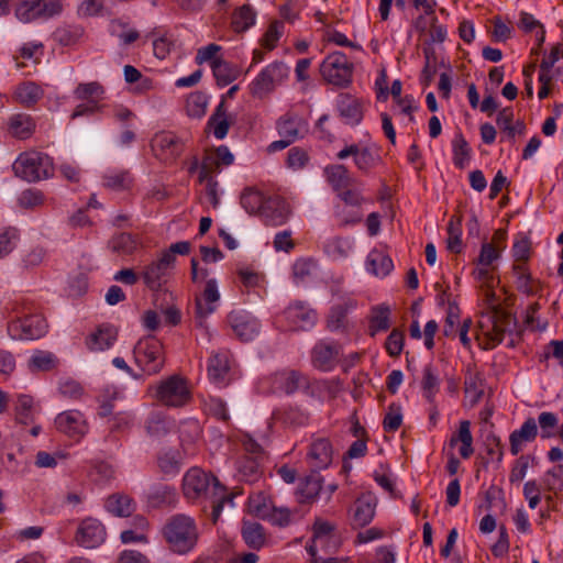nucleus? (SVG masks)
<instances>
[{
	"label": "nucleus",
	"instance_id": "obj_3",
	"mask_svg": "<svg viewBox=\"0 0 563 563\" xmlns=\"http://www.w3.org/2000/svg\"><path fill=\"white\" fill-rule=\"evenodd\" d=\"M211 490L212 518L216 521L221 515L225 504L233 503V496L228 494L227 487L212 474L206 473L200 467H191L183 477V494L191 501L207 497Z\"/></svg>",
	"mask_w": 563,
	"mask_h": 563
},
{
	"label": "nucleus",
	"instance_id": "obj_33",
	"mask_svg": "<svg viewBox=\"0 0 563 563\" xmlns=\"http://www.w3.org/2000/svg\"><path fill=\"white\" fill-rule=\"evenodd\" d=\"M391 309L383 302L371 308L368 316V333L375 336L378 332H385L390 328Z\"/></svg>",
	"mask_w": 563,
	"mask_h": 563
},
{
	"label": "nucleus",
	"instance_id": "obj_15",
	"mask_svg": "<svg viewBox=\"0 0 563 563\" xmlns=\"http://www.w3.org/2000/svg\"><path fill=\"white\" fill-rule=\"evenodd\" d=\"M307 463L312 472L328 468L333 460V446L328 438H314L309 444Z\"/></svg>",
	"mask_w": 563,
	"mask_h": 563
},
{
	"label": "nucleus",
	"instance_id": "obj_20",
	"mask_svg": "<svg viewBox=\"0 0 563 563\" xmlns=\"http://www.w3.org/2000/svg\"><path fill=\"white\" fill-rule=\"evenodd\" d=\"M231 355L221 350L213 353L208 362V376L218 387H224L230 382Z\"/></svg>",
	"mask_w": 563,
	"mask_h": 563
},
{
	"label": "nucleus",
	"instance_id": "obj_6",
	"mask_svg": "<svg viewBox=\"0 0 563 563\" xmlns=\"http://www.w3.org/2000/svg\"><path fill=\"white\" fill-rule=\"evenodd\" d=\"M353 69V64L340 51L329 53L319 68L323 80L338 88H347L352 84Z\"/></svg>",
	"mask_w": 563,
	"mask_h": 563
},
{
	"label": "nucleus",
	"instance_id": "obj_42",
	"mask_svg": "<svg viewBox=\"0 0 563 563\" xmlns=\"http://www.w3.org/2000/svg\"><path fill=\"white\" fill-rule=\"evenodd\" d=\"M108 247L119 255H132L141 247V242L131 233H119L109 240Z\"/></svg>",
	"mask_w": 563,
	"mask_h": 563
},
{
	"label": "nucleus",
	"instance_id": "obj_41",
	"mask_svg": "<svg viewBox=\"0 0 563 563\" xmlns=\"http://www.w3.org/2000/svg\"><path fill=\"white\" fill-rule=\"evenodd\" d=\"M354 249V240L352 238L335 236L329 239L323 250L325 254L333 261L346 258Z\"/></svg>",
	"mask_w": 563,
	"mask_h": 563
},
{
	"label": "nucleus",
	"instance_id": "obj_7",
	"mask_svg": "<svg viewBox=\"0 0 563 563\" xmlns=\"http://www.w3.org/2000/svg\"><path fill=\"white\" fill-rule=\"evenodd\" d=\"M133 355L136 365L146 375H154L163 367V346L155 336L140 339L134 346Z\"/></svg>",
	"mask_w": 563,
	"mask_h": 563
},
{
	"label": "nucleus",
	"instance_id": "obj_64",
	"mask_svg": "<svg viewBox=\"0 0 563 563\" xmlns=\"http://www.w3.org/2000/svg\"><path fill=\"white\" fill-rule=\"evenodd\" d=\"M542 483L549 492L556 493L563 490V464L548 470L542 478Z\"/></svg>",
	"mask_w": 563,
	"mask_h": 563
},
{
	"label": "nucleus",
	"instance_id": "obj_13",
	"mask_svg": "<svg viewBox=\"0 0 563 563\" xmlns=\"http://www.w3.org/2000/svg\"><path fill=\"white\" fill-rule=\"evenodd\" d=\"M285 319L289 328L295 331H308L312 329L318 320L314 309L310 308L305 301H295L284 311Z\"/></svg>",
	"mask_w": 563,
	"mask_h": 563
},
{
	"label": "nucleus",
	"instance_id": "obj_24",
	"mask_svg": "<svg viewBox=\"0 0 563 563\" xmlns=\"http://www.w3.org/2000/svg\"><path fill=\"white\" fill-rule=\"evenodd\" d=\"M234 163V155L227 145L216 147L211 153L205 155L201 162L202 177L207 173L219 174L222 166H230Z\"/></svg>",
	"mask_w": 563,
	"mask_h": 563
},
{
	"label": "nucleus",
	"instance_id": "obj_4",
	"mask_svg": "<svg viewBox=\"0 0 563 563\" xmlns=\"http://www.w3.org/2000/svg\"><path fill=\"white\" fill-rule=\"evenodd\" d=\"M12 167L18 177L29 183L49 178L54 173L51 157L36 151L20 154Z\"/></svg>",
	"mask_w": 563,
	"mask_h": 563
},
{
	"label": "nucleus",
	"instance_id": "obj_45",
	"mask_svg": "<svg viewBox=\"0 0 563 563\" xmlns=\"http://www.w3.org/2000/svg\"><path fill=\"white\" fill-rule=\"evenodd\" d=\"M257 13L250 5L244 4L232 13L231 25L238 33L245 32L255 25Z\"/></svg>",
	"mask_w": 563,
	"mask_h": 563
},
{
	"label": "nucleus",
	"instance_id": "obj_49",
	"mask_svg": "<svg viewBox=\"0 0 563 563\" xmlns=\"http://www.w3.org/2000/svg\"><path fill=\"white\" fill-rule=\"evenodd\" d=\"M106 93L104 87L98 81L81 82L74 90V96L78 100L92 101L100 103Z\"/></svg>",
	"mask_w": 563,
	"mask_h": 563
},
{
	"label": "nucleus",
	"instance_id": "obj_50",
	"mask_svg": "<svg viewBox=\"0 0 563 563\" xmlns=\"http://www.w3.org/2000/svg\"><path fill=\"white\" fill-rule=\"evenodd\" d=\"M57 364L56 356L48 351L36 350L27 362V367L32 373L48 372Z\"/></svg>",
	"mask_w": 563,
	"mask_h": 563
},
{
	"label": "nucleus",
	"instance_id": "obj_48",
	"mask_svg": "<svg viewBox=\"0 0 563 563\" xmlns=\"http://www.w3.org/2000/svg\"><path fill=\"white\" fill-rule=\"evenodd\" d=\"M133 177L128 170L111 169L103 175L104 187L112 190H128L133 185Z\"/></svg>",
	"mask_w": 563,
	"mask_h": 563
},
{
	"label": "nucleus",
	"instance_id": "obj_19",
	"mask_svg": "<svg viewBox=\"0 0 563 563\" xmlns=\"http://www.w3.org/2000/svg\"><path fill=\"white\" fill-rule=\"evenodd\" d=\"M199 537L195 519L186 515H178V555L192 552L198 544Z\"/></svg>",
	"mask_w": 563,
	"mask_h": 563
},
{
	"label": "nucleus",
	"instance_id": "obj_11",
	"mask_svg": "<svg viewBox=\"0 0 563 563\" xmlns=\"http://www.w3.org/2000/svg\"><path fill=\"white\" fill-rule=\"evenodd\" d=\"M227 322L234 335L243 342L253 341L261 331L260 320L243 309L232 310L227 317Z\"/></svg>",
	"mask_w": 563,
	"mask_h": 563
},
{
	"label": "nucleus",
	"instance_id": "obj_36",
	"mask_svg": "<svg viewBox=\"0 0 563 563\" xmlns=\"http://www.w3.org/2000/svg\"><path fill=\"white\" fill-rule=\"evenodd\" d=\"M8 131L16 139H29L35 131V122L30 114L15 113L8 120Z\"/></svg>",
	"mask_w": 563,
	"mask_h": 563
},
{
	"label": "nucleus",
	"instance_id": "obj_32",
	"mask_svg": "<svg viewBox=\"0 0 563 563\" xmlns=\"http://www.w3.org/2000/svg\"><path fill=\"white\" fill-rule=\"evenodd\" d=\"M512 273L518 291L527 296H534L541 290V283L531 276L525 263L514 264Z\"/></svg>",
	"mask_w": 563,
	"mask_h": 563
},
{
	"label": "nucleus",
	"instance_id": "obj_27",
	"mask_svg": "<svg viewBox=\"0 0 563 563\" xmlns=\"http://www.w3.org/2000/svg\"><path fill=\"white\" fill-rule=\"evenodd\" d=\"M538 437L537 420L529 417L525 420L521 427L514 430L509 435L510 453L516 456L522 451L525 443H530Z\"/></svg>",
	"mask_w": 563,
	"mask_h": 563
},
{
	"label": "nucleus",
	"instance_id": "obj_23",
	"mask_svg": "<svg viewBox=\"0 0 563 563\" xmlns=\"http://www.w3.org/2000/svg\"><path fill=\"white\" fill-rule=\"evenodd\" d=\"M154 156L166 165H173L176 161V136L173 132H159L151 142Z\"/></svg>",
	"mask_w": 563,
	"mask_h": 563
},
{
	"label": "nucleus",
	"instance_id": "obj_18",
	"mask_svg": "<svg viewBox=\"0 0 563 563\" xmlns=\"http://www.w3.org/2000/svg\"><path fill=\"white\" fill-rule=\"evenodd\" d=\"M289 213V207L283 198L269 196L258 217L267 227H279L287 222Z\"/></svg>",
	"mask_w": 563,
	"mask_h": 563
},
{
	"label": "nucleus",
	"instance_id": "obj_31",
	"mask_svg": "<svg viewBox=\"0 0 563 563\" xmlns=\"http://www.w3.org/2000/svg\"><path fill=\"white\" fill-rule=\"evenodd\" d=\"M173 427V418L162 410H153L145 421L146 433L156 440L165 438L172 432Z\"/></svg>",
	"mask_w": 563,
	"mask_h": 563
},
{
	"label": "nucleus",
	"instance_id": "obj_37",
	"mask_svg": "<svg viewBox=\"0 0 563 563\" xmlns=\"http://www.w3.org/2000/svg\"><path fill=\"white\" fill-rule=\"evenodd\" d=\"M364 217L361 207L333 206V220L338 228H353L362 222Z\"/></svg>",
	"mask_w": 563,
	"mask_h": 563
},
{
	"label": "nucleus",
	"instance_id": "obj_28",
	"mask_svg": "<svg viewBox=\"0 0 563 563\" xmlns=\"http://www.w3.org/2000/svg\"><path fill=\"white\" fill-rule=\"evenodd\" d=\"M220 300V292L216 279L207 280L205 289L199 297L196 298V313L199 318H206L213 313Z\"/></svg>",
	"mask_w": 563,
	"mask_h": 563
},
{
	"label": "nucleus",
	"instance_id": "obj_55",
	"mask_svg": "<svg viewBox=\"0 0 563 563\" xmlns=\"http://www.w3.org/2000/svg\"><path fill=\"white\" fill-rule=\"evenodd\" d=\"M382 161L378 150H374L372 147L365 146L362 147V151L356 158L354 159V164L358 170L364 174L369 173L373 168H375Z\"/></svg>",
	"mask_w": 563,
	"mask_h": 563
},
{
	"label": "nucleus",
	"instance_id": "obj_57",
	"mask_svg": "<svg viewBox=\"0 0 563 563\" xmlns=\"http://www.w3.org/2000/svg\"><path fill=\"white\" fill-rule=\"evenodd\" d=\"M208 98L203 92L196 91L186 100V113L194 119H201L206 114Z\"/></svg>",
	"mask_w": 563,
	"mask_h": 563
},
{
	"label": "nucleus",
	"instance_id": "obj_2",
	"mask_svg": "<svg viewBox=\"0 0 563 563\" xmlns=\"http://www.w3.org/2000/svg\"><path fill=\"white\" fill-rule=\"evenodd\" d=\"M494 287L495 285L482 287L484 310L478 320V336H484L481 345L485 350L500 344L505 334L512 332L516 327V319L501 307Z\"/></svg>",
	"mask_w": 563,
	"mask_h": 563
},
{
	"label": "nucleus",
	"instance_id": "obj_14",
	"mask_svg": "<svg viewBox=\"0 0 563 563\" xmlns=\"http://www.w3.org/2000/svg\"><path fill=\"white\" fill-rule=\"evenodd\" d=\"M106 537V528L98 519L86 518L77 528L75 541L85 549H96L104 542Z\"/></svg>",
	"mask_w": 563,
	"mask_h": 563
},
{
	"label": "nucleus",
	"instance_id": "obj_61",
	"mask_svg": "<svg viewBox=\"0 0 563 563\" xmlns=\"http://www.w3.org/2000/svg\"><path fill=\"white\" fill-rule=\"evenodd\" d=\"M134 422V415L129 411H120L108 419L110 434L128 431Z\"/></svg>",
	"mask_w": 563,
	"mask_h": 563
},
{
	"label": "nucleus",
	"instance_id": "obj_35",
	"mask_svg": "<svg viewBox=\"0 0 563 563\" xmlns=\"http://www.w3.org/2000/svg\"><path fill=\"white\" fill-rule=\"evenodd\" d=\"M324 175L334 192L342 191L354 185L355 179L349 169L341 164L329 165L324 168Z\"/></svg>",
	"mask_w": 563,
	"mask_h": 563
},
{
	"label": "nucleus",
	"instance_id": "obj_43",
	"mask_svg": "<svg viewBox=\"0 0 563 563\" xmlns=\"http://www.w3.org/2000/svg\"><path fill=\"white\" fill-rule=\"evenodd\" d=\"M457 442H461L460 455L465 460L470 459L474 453V448L471 422L468 420H462L460 422L457 433L451 438L450 445L455 446Z\"/></svg>",
	"mask_w": 563,
	"mask_h": 563
},
{
	"label": "nucleus",
	"instance_id": "obj_58",
	"mask_svg": "<svg viewBox=\"0 0 563 563\" xmlns=\"http://www.w3.org/2000/svg\"><path fill=\"white\" fill-rule=\"evenodd\" d=\"M174 500V489L164 484L154 486L147 495V504L153 508H159Z\"/></svg>",
	"mask_w": 563,
	"mask_h": 563
},
{
	"label": "nucleus",
	"instance_id": "obj_38",
	"mask_svg": "<svg viewBox=\"0 0 563 563\" xmlns=\"http://www.w3.org/2000/svg\"><path fill=\"white\" fill-rule=\"evenodd\" d=\"M441 379L438 368L429 363L423 367L421 389L422 395L429 405L435 402V396L440 390Z\"/></svg>",
	"mask_w": 563,
	"mask_h": 563
},
{
	"label": "nucleus",
	"instance_id": "obj_34",
	"mask_svg": "<svg viewBox=\"0 0 563 563\" xmlns=\"http://www.w3.org/2000/svg\"><path fill=\"white\" fill-rule=\"evenodd\" d=\"M366 271L377 277H385L394 269V263L384 251L374 249L366 257Z\"/></svg>",
	"mask_w": 563,
	"mask_h": 563
},
{
	"label": "nucleus",
	"instance_id": "obj_29",
	"mask_svg": "<svg viewBox=\"0 0 563 563\" xmlns=\"http://www.w3.org/2000/svg\"><path fill=\"white\" fill-rule=\"evenodd\" d=\"M118 338L114 325L103 323L97 328L86 340V345L91 352H102L110 349Z\"/></svg>",
	"mask_w": 563,
	"mask_h": 563
},
{
	"label": "nucleus",
	"instance_id": "obj_60",
	"mask_svg": "<svg viewBox=\"0 0 563 563\" xmlns=\"http://www.w3.org/2000/svg\"><path fill=\"white\" fill-rule=\"evenodd\" d=\"M200 184H205V197L209 205H211L214 209L220 205L219 197V183L214 178V174L207 173L206 177H202V169H200L199 174Z\"/></svg>",
	"mask_w": 563,
	"mask_h": 563
},
{
	"label": "nucleus",
	"instance_id": "obj_21",
	"mask_svg": "<svg viewBox=\"0 0 563 563\" xmlns=\"http://www.w3.org/2000/svg\"><path fill=\"white\" fill-rule=\"evenodd\" d=\"M276 129L280 137H287L294 143L303 137L308 131V124L300 115L287 112L277 120Z\"/></svg>",
	"mask_w": 563,
	"mask_h": 563
},
{
	"label": "nucleus",
	"instance_id": "obj_5",
	"mask_svg": "<svg viewBox=\"0 0 563 563\" xmlns=\"http://www.w3.org/2000/svg\"><path fill=\"white\" fill-rule=\"evenodd\" d=\"M309 387V378L303 373L284 368L264 377L258 383V388L265 394L294 395L302 388Z\"/></svg>",
	"mask_w": 563,
	"mask_h": 563
},
{
	"label": "nucleus",
	"instance_id": "obj_22",
	"mask_svg": "<svg viewBox=\"0 0 563 563\" xmlns=\"http://www.w3.org/2000/svg\"><path fill=\"white\" fill-rule=\"evenodd\" d=\"M264 461L258 457H251L250 455H242L235 462V478L239 482L249 484L256 483L264 474Z\"/></svg>",
	"mask_w": 563,
	"mask_h": 563
},
{
	"label": "nucleus",
	"instance_id": "obj_16",
	"mask_svg": "<svg viewBox=\"0 0 563 563\" xmlns=\"http://www.w3.org/2000/svg\"><path fill=\"white\" fill-rule=\"evenodd\" d=\"M271 419L285 428L296 429L309 423L310 413L301 406L287 404L274 409Z\"/></svg>",
	"mask_w": 563,
	"mask_h": 563
},
{
	"label": "nucleus",
	"instance_id": "obj_9",
	"mask_svg": "<svg viewBox=\"0 0 563 563\" xmlns=\"http://www.w3.org/2000/svg\"><path fill=\"white\" fill-rule=\"evenodd\" d=\"M63 11L60 0H23L15 8V16L23 23L47 20Z\"/></svg>",
	"mask_w": 563,
	"mask_h": 563
},
{
	"label": "nucleus",
	"instance_id": "obj_10",
	"mask_svg": "<svg viewBox=\"0 0 563 563\" xmlns=\"http://www.w3.org/2000/svg\"><path fill=\"white\" fill-rule=\"evenodd\" d=\"M47 331V323L41 314H25L8 323V334L13 340H36Z\"/></svg>",
	"mask_w": 563,
	"mask_h": 563
},
{
	"label": "nucleus",
	"instance_id": "obj_39",
	"mask_svg": "<svg viewBox=\"0 0 563 563\" xmlns=\"http://www.w3.org/2000/svg\"><path fill=\"white\" fill-rule=\"evenodd\" d=\"M44 96L41 86L33 81H23L15 87L13 98L23 107L30 108L36 104Z\"/></svg>",
	"mask_w": 563,
	"mask_h": 563
},
{
	"label": "nucleus",
	"instance_id": "obj_1",
	"mask_svg": "<svg viewBox=\"0 0 563 563\" xmlns=\"http://www.w3.org/2000/svg\"><path fill=\"white\" fill-rule=\"evenodd\" d=\"M176 261V243L162 252L156 261L144 266L141 277L151 290L156 291L155 302L164 313L165 322L176 325V308L173 303V294L165 290V285L170 279Z\"/></svg>",
	"mask_w": 563,
	"mask_h": 563
},
{
	"label": "nucleus",
	"instance_id": "obj_40",
	"mask_svg": "<svg viewBox=\"0 0 563 563\" xmlns=\"http://www.w3.org/2000/svg\"><path fill=\"white\" fill-rule=\"evenodd\" d=\"M104 507L113 516L129 517L135 511L136 504L130 496L118 493L106 499Z\"/></svg>",
	"mask_w": 563,
	"mask_h": 563
},
{
	"label": "nucleus",
	"instance_id": "obj_63",
	"mask_svg": "<svg viewBox=\"0 0 563 563\" xmlns=\"http://www.w3.org/2000/svg\"><path fill=\"white\" fill-rule=\"evenodd\" d=\"M284 27L285 25L282 21H273L261 40L262 46L267 51L274 49L284 33Z\"/></svg>",
	"mask_w": 563,
	"mask_h": 563
},
{
	"label": "nucleus",
	"instance_id": "obj_17",
	"mask_svg": "<svg viewBox=\"0 0 563 563\" xmlns=\"http://www.w3.org/2000/svg\"><path fill=\"white\" fill-rule=\"evenodd\" d=\"M56 429L73 439L82 438L88 431L84 415L78 410H66L55 418Z\"/></svg>",
	"mask_w": 563,
	"mask_h": 563
},
{
	"label": "nucleus",
	"instance_id": "obj_59",
	"mask_svg": "<svg viewBox=\"0 0 563 563\" xmlns=\"http://www.w3.org/2000/svg\"><path fill=\"white\" fill-rule=\"evenodd\" d=\"M152 35L154 36V40H153L154 55L159 59L166 58L169 55V53L174 46L172 35L168 36L166 33H163V31L161 29H155L152 32Z\"/></svg>",
	"mask_w": 563,
	"mask_h": 563
},
{
	"label": "nucleus",
	"instance_id": "obj_51",
	"mask_svg": "<svg viewBox=\"0 0 563 563\" xmlns=\"http://www.w3.org/2000/svg\"><path fill=\"white\" fill-rule=\"evenodd\" d=\"M268 197L253 188H246L241 195V206L250 214L258 216Z\"/></svg>",
	"mask_w": 563,
	"mask_h": 563
},
{
	"label": "nucleus",
	"instance_id": "obj_12",
	"mask_svg": "<svg viewBox=\"0 0 563 563\" xmlns=\"http://www.w3.org/2000/svg\"><path fill=\"white\" fill-rule=\"evenodd\" d=\"M342 355V345L333 340H320L311 350V362L321 372L333 371Z\"/></svg>",
	"mask_w": 563,
	"mask_h": 563
},
{
	"label": "nucleus",
	"instance_id": "obj_25",
	"mask_svg": "<svg viewBox=\"0 0 563 563\" xmlns=\"http://www.w3.org/2000/svg\"><path fill=\"white\" fill-rule=\"evenodd\" d=\"M375 497L369 494L358 497L352 508V527L356 529L369 525L375 517Z\"/></svg>",
	"mask_w": 563,
	"mask_h": 563
},
{
	"label": "nucleus",
	"instance_id": "obj_44",
	"mask_svg": "<svg viewBox=\"0 0 563 563\" xmlns=\"http://www.w3.org/2000/svg\"><path fill=\"white\" fill-rule=\"evenodd\" d=\"M472 150L461 131H457L452 140V161L456 168H465L471 159Z\"/></svg>",
	"mask_w": 563,
	"mask_h": 563
},
{
	"label": "nucleus",
	"instance_id": "obj_54",
	"mask_svg": "<svg viewBox=\"0 0 563 563\" xmlns=\"http://www.w3.org/2000/svg\"><path fill=\"white\" fill-rule=\"evenodd\" d=\"M334 527L323 520H317L313 525V538L310 543L306 545V550L309 555H314V551H318V543H324L325 538L333 536Z\"/></svg>",
	"mask_w": 563,
	"mask_h": 563
},
{
	"label": "nucleus",
	"instance_id": "obj_53",
	"mask_svg": "<svg viewBox=\"0 0 563 563\" xmlns=\"http://www.w3.org/2000/svg\"><path fill=\"white\" fill-rule=\"evenodd\" d=\"M155 398L164 406H176V374L170 375L158 384Z\"/></svg>",
	"mask_w": 563,
	"mask_h": 563
},
{
	"label": "nucleus",
	"instance_id": "obj_52",
	"mask_svg": "<svg viewBox=\"0 0 563 563\" xmlns=\"http://www.w3.org/2000/svg\"><path fill=\"white\" fill-rule=\"evenodd\" d=\"M109 33L118 37L123 45H130L140 37L135 29H130L128 22L121 19H114L109 24Z\"/></svg>",
	"mask_w": 563,
	"mask_h": 563
},
{
	"label": "nucleus",
	"instance_id": "obj_46",
	"mask_svg": "<svg viewBox=\"0 0 563 563\" xmlns=\"http://www.w3.org/2000/svg\"><path fill=\"white\" fill-rule=\"evenodd\" d=\"M207 125L212 130V134L217 140H223L228 135L230 121L225 115L223 100H221V102L217 106L214 112L209 118Z\"/></svg>",
	"mask_w": 563,
	"mask_h": 563
},
{
	"label": "nucleus",
	"instance_id": "obj_62",
	"mask_svg": "<svg viewBox=\"0 0 563 563\" xmlns=\"http://www.w3.org/2000/svg\"><path fill=\"white\" fill-rule=\"evenodd\" d=\"M205 410L209 416L214 417L219 421L228 422L230 420L227 404L219 397H209L205 401Z\"/></svg>",
	"mask_w": 563,
	"mask_h": 563
},
{
	"label": "nucleus",
	"instance_id": "obj_26",
	"mask_svg": "<svg viewBox=\"0 0 563 563\" xmlns=\"http://www.w3.org/2000/svg\"><path fill=\"white\" fill-rule=\"evenodd\" d=\"M201 433V426L195 418L185 419L178 424V439L181 442L185 455L196 453L195 444L200 440Z\"/></svg>",
	"mask_w": 563,
	"mask_h": 563
},
{
	"label": "nucleus",
	"instance_id": "obj_56",
	"mask_svg": "<svg viewBox=\"0 0 563 563\" xmlns=\"http://www.w3.org/2000/svg\"><path fill=\"white\" fill-rule=\"evenodd\" d=\"M321 476L319 472H312L298 486V494L303 500H310L317 497L322 488Z\"/></svg>",
	"mask_w": 563,
	"mask_h": 563
},
{
	"label": "nucleus",
	"instance_id": "obj_47",
	"mask_svg": "<svg viewBox=\"0 0 563 563\" xmlns=\"http://www.w3.org/2000/svg\"><path fill=\"white\" fill-rule=\"evenodd\" d=\"M241 534L245 544L253 550L262 549L266 542L264 528L258 522H244Z\"/></svg>",
	"mask_w": 563,
	"mask_h": 563
},
{
	"label": "nucleus",
	"instance_id": "obj_30",
	"mask_svg": "<svg viewBox=\"0 0 563 563\" xmlns=\"http://www.w3.org/2000/svg\"><path fill=\"white\" fill-rule=\"evenodd\" d=\"M336 109L346 124L356 125L363 119L361 102L350 93H339L336 97Z\"/></svg>",
	"mask_w": 563,
	"mask_h": 563
},
{
	"label": "nucleus",
	"instance_id": "obj_8",
	"mask_svg": "<svg viewBox=\"0 0 563 563\" xmlns=\"http://www.w3.org/2000/svg\"><path fill=\"white\" fill-rule=\"evenodd\" d=\"M289 75V67L283 62H274L264 67L250 85L253 97L263 99L269 95L275 85L284 81Z\"/></svg>",
	"mask_w": 563,
	"mask_h": 563
}]
</instances>
